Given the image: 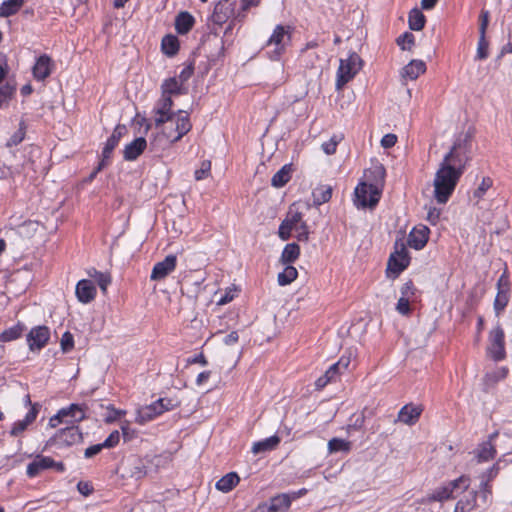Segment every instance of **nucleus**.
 Instances as JSON below:
<instances>
[{"label": "nucleus", "instance_id": "1", "mask_svg": "<svg viewBox=\"0 0 512 512\" xmlns=\"http://www.w3.org/2000/svg\"><path fill=\"white\" fill-rule=\"evenodd\" d=\"M173 100L171 97H161L154 110V125L160 127L166 123L175 125V129H168L165 127L160 134L154 136L150 145L154 151L166 148L179 141L186 135L192 128V124L187 112L179 110L176 113L172 112Z\"/></svg>", "mask_w": 512, "mask_h": 512}, {"label": "nucleus", "instance_id": "2", "mask_svg": "<svg viewBox=\"0 0 512 512\" xmlns=\"http://www.w3.org/2000/svg\"><path fill=\"white\" fill-rule=\"evenodd\" d=\"M464 169L465 167L462 164L454 163L448 158H443L433 181V196L437 203L445 204L448 202Z\"/></svg>", "mask_w": 512, "mask_h": 512}, {"label": "nucleus", "instance_id": "3", "mask_svg": "<svg viewBox=\"0 0 512 512\" xmlns=\"http://www.w3.org/2000/svg\"><path fill=\"white\" fill-rule=\"evenodd\" d=\"M180 406L179 401L170 398H159L150 405H145L137 410L135 421L141 425L153 420L155 417L163 414L165 411L172 410Z\"/></svg>", "mask_w": 512, "mask_h": 512}, {"label": "nucleus", "instance_id": "4", "mask_svg": "<svg viewBox=\"0 0 512 512\" xmlns=\"http://www.w3.org/2000/svg\"><path fill=\"white\" fill-rule=\"evenodd\" d=\"M470 485V479L467 476H460L459 478L450 481L440 487L435 488L432 492L428 493L422 500L423 504H430L438 501L443 502L453 497V492L456 489L465 491Z\"/></svg>", "mask_w": 512, "mask_h": 512}, {"label": "nucleus", "instance_id": "5", "mask_svg": "<svg viewBox=\"0 0 512 512\" xmlns=\"http://www.w3.org/2000/svg\"><path fill=\"white\" fill-rule=\"evenodd\" d=\"M363 65L361 57L353 52L348 58L341 59L337 71L336 89L341 90L356 74L361 70Z\"/></svg>", "mask_w": 512, "mask_h": 512}, {"label": "nucleus", "instance_id": "6", "mask_svg": "<svg viewBox=\"0 0 512 512\" xmlns=\"http://www.w3.org/2000/svg\"><path fill=\"white\" fill-rule=\"evenodd\" d=\"M473 137V131L461 132L456 137L450 151L444 156L454 163L462 164L464 167L468 161V152Z\"/></svg>", "mask_w": 512, "mask_h": 512}, {"label": "nucleus", "instance_id": "7", "mask_svg": "<svg viewBox=\"0 0 512 512\" xmlns=\"http://www.w3.org/2000/svg\"><path fill=\"white\" fill-rule=\"evenodd\" d=\"M489 344L487 346V354L494 361H501L506 357L505 351V334L500 325L495 326L489 332Z\"/></svg>", "mask_w": 512, "mask_h": 512}, {"label": "nucleus", "instance_id": "8", "mask_svg": "<svg viewBox=\"0 0 512 512\" xmlns=\"http://www.w3.org/2000/svg\"><path fill=\"white\" fill-rule=\"evenodd\" d=\"M365 181L369 185H372L374 194L373 202L376 201L378 193L382 192L385 182V168L382 164H375L364 172Z\"/></svg>", "mask_w": 512, "mask_h": 512}, {"label": "nucleus", "instance_id": "9", "mask_svg": "<svg viewBox=\"0 0 512 512\" xmlns=\"http://www.w3.org/2000/svg\"><path fill=\"white\" fill-rule=\"evenodd\" d=\"M54 468L57 471H64V464L62 462H55L51 457L48 456H36V458L28 464L27 475L29 477H35L46 469Z\"/></svg>", "mask_w": 512, "mask_h": 512}, {"label": "nucleus", "instance_id": "10", "mask_svg": "<svg viewBox=\"0 0 512 512\" xmlns=\"http://www.w3.org/2000/svg\"><path fill=\"white\" fill-rule=\"evenodd\" d=\"M510 281L504 272L497 281V294L494 300V310L497 316L505 309L509 302Z\"/></svg>", "mask_w": 512, "mask_h": 512}, {"label": "nucleus", "instance_id": "11", "mask_svg": "<svg viewBox=\"0 0 512 512\" xmlns=\"http://www.w3.org/2000/svg\"><path fill=\"white\" fill-rule=\"evenodd\" d=\"M373 187L367 182H361L355 188V200L354 203L357 207L366 208L374 207L379 202L381 193L377 194L376 201L373 202L374 194H372Z\"/></svg>", "mask_w": 512, "mask_h": 512}, {"label": "nucleus", "instance_id": "12", "mask_svg": "<svg viewBox=\"0 0 512 512\" xmlns=\"http://www.w3.org/2000/svg\"><path fill=\"white\" fill-rule=\"evenodd\" d=\"M291 506L288 495L280 493L260 503L253 512H287Z\"/></svg>", "mask_w": 512, "mask_h": 512}, {"label": "nucleus", "instance_id": "13", "mask_svg": "<svg viewBox=\"0 0 512 512\" xmlns=\"http://www.w3.org/2000/svg\"><path fill=\"white\" fill-rule=\"evenodd\" d=\"M410 263V257L408 250L404 244H401L400 249H396L394 253L390 255L388 260L387 270L398 276L403 270L407 268Z\"/></svg>", "mask_w": 512, "mask_h": 512}, {"label": "nucleus", "instance_id": "14", "mask_svg": "<svg viewBox=\"0 0 512 512\" xmlns=\"http://www.w3.org/2000/svg\"><path fill=\"white\" fill-rule=\"evenodd\" d=\"M235 6L236 1L234 0L219 1L214 7L211 21L216 25H223L234 15Z\"/></svg>", "mask_w": 512, "mask_h": 512}, {"label": "nucleus", "instance_id": "15", "mask_svg": "<svg viewBox=\"0 0 512 512\" xmlns=\"http://www.w3.org/2000/svg\"><path fill=\"white\" fill-rule=\"evenodd\" d=\"M177 265V257L173 254L167 255L164 260L157 262L151 272L152 281H161L172 273Z\"/></svg>", "mask_w": 512, "mask_h": 512}, {"label": "nucleus", "instance_id": "16", "mask_svg": "<svg viewBox=\"0 0 512 512\" xmlns=\"http://www.w3.org/2000/svg\"><path fill=\"white\" fill-rule=\"evenodd\" d=\"M50 338V330L47 326H36L27 335V343L31 351L41 350Z\"/></svg>", "mask_w": 512, "mask_h": 512}, {"label": "nucleus", "instance_id": "17", "mask_svg": "<svg viewBox=\"0 0 512 512\" xmlns=\"http://www.w3.org/2000/svg\"><path fill=\"white\" fill-rule=\"evenodd\" d=\"M290 33L288 29L282 25H277L271 37L268 40V45H274L277 56H279L285 49L290 41Z\"/></svg>", "mask_w": 512, "mask_h": 512}, {"label": "nucleus", "instance_id": "18", "mask_svg": "<svg viewBox=\"0 0 512 512\" xmlns=\"http://www.w3.org/2000/svg\"><path fill=\"white\" fill-rule=\"evenodd\" d=\"M429 234L430 230L427 226H416L410 231L407 243L411 248L420 250L426 245L429 239Z\"/></svg>", "mask_w": 512, "mask_h": 512}, {"label": "nucleus", "instance_id": "19", "mask_svg": "<svg viewBox=\"0 0 512 512\" xmlns=\"http://www.w3.org/2000/svg\"><path fill=\"white\" fill-rule=\"evenodd\" d=\"M39 410V404L31 406L25 418L13 424L10 430V435L14 437L21 435L28 428V426L31 425L36 420Z\"/></svg>", "mask_w": 512, "mask_h": 512}, {"label": "nucleus", "instance_id": "20", "mask_svg": "<svg viewBox=\"0 0 512 512\" xmlns=\"http://www.w3.org/2000/svg\"><path fill=\"white\" fill-rule=\"evenodd\" d=\"M52 59L44 54L41 55L33 66V76L35 79L42 81L50 76L52 72Z\"/></svg>", "mask_w": 512, "mask_h": 512}, {"label": "nucleus", "instance_id": "21", "mask_svg": "<svg viewBox=\"0 0 512 512\" xmlns=\"http://www.w3.org/2000/svg\"><path fill=\"white\" fill-rule=\"evenodd\" d=\"M421 413L420 406L407 404L400 409L397 420L406 425H414L419 420Z\"/></svg>", "mask_w": 512, "mask_h": 512}, {"label": "nucleus", "instance_id": "22", "mask_svg": "<svg viewBox=\"0 0 512 512\" xmlns=\"http://www.w3.org/2000/svg\"><path fill=\"white\" fill-rule=\"evenodd\" d=\"M76 296L82 303L91 302L96 296V287L87 279L80 280L76 285Z\"/></svg>", "mask_w": 512, "mask_h": 512}, {"label": "nucleus", "instance_id": "23", "mask_svg": "<svg viewBox=\"0 0 512 512\" xmlns=\"http://www.w3.org/2000/svg\"><path fill=\"white\" fill-rule=\"evenodd\" d=\"M147 141L143 137L136 138L131 143L127 144L124 149V159L127 161L136 160L145 150Z\"/></svg>", "mask_w": 512, "mask_h": 512}, {"label": "nucleus", "instance_id": "24", "mask_svg": "<svg viewBox=\"0 0 512 512\" xmlns=\"http://www.w3.org/2000/svg\"><path fill=\"white\" fill-rule=\"evenodd\" d=\"M426 64L422 60H411L401 72L404 79L416 80L421 74L425 73Z\"/></svg>", "mask_w": 512, "mask_h": 512}, {"label": "nucleus", "instance_id": "25", "mask_svg": "<svg viewBox=\"0 0 512 512\" xmlns=\"http://www.w3.org/2000/svg\"><path fill=\"white\" fill-rule=\"evenodd\" d=\"M56 437L60 443L73 445L81 440L82 435L77 426H70L60 430Z\"/></svg>", "mask_w": 512, "mask_h": 512}, {"label": "nucleus", "instance_id": "26", "mask_svg": "<svg viewBox=\"0 0 512 512\" xmlns=\"http://www.w3.org/2000/svg\"><path fill=\"white\" fill-rule=\"evenodd\" d=\"M497 434L494 433L489 437L488 441L481 443L476 449V457L478 462H487L496 456L495 446L492 444V439Z\"/></svg>", "mask_w": 512, "mask_h": 512}, {"label": "nucleus", "instance_id": "27", "mask_svg": "<svg viewBox=\"0 0 512 512\" xmlns=\"http://www.w3.org/2000/svg\"><path fill=\"white\" fill-rule=\"evenodd\" d=\"M240 482V477L236 472H229L221 477L215 484L218 491L228 493L233 490Z\"/></svg>", "mask_w": 512, "mask_h": 512}, {"label": "nucleus", "instance_id": "28", "mask_svg": "<svg viewBox=\"0 0 512 512\" xmlns=\"http://www.w3.org/2000/svg\"><path fill=\"white\" fill-rule=\"evenodd\" d=\"M124 129L125 128L123 126H116L112 135L108 138L102 151V159H104V161L107 162L109 160L114 148L117 146L123 134Z\"/></svg>", "mask_w": 512, "mask_h": 512}, {"label": "nucleus", "instance_id": "29", "mask_svg": "<svg viewBox=\"0 0 512 512\" xmlns=\"http://www.w3.org/2000/svg\"><path fill=\"white\" fill-rule=\"evenodd\" d=\"M280 443V438L277 435H273L264 440L255 442L252 446V453L254 455L265 453L267 451L274 450Z\"/></svg>", "mask_w": 512, "mask_h": 512}, {"label": "nucleus", "instance_id": "30", "mask_svg": "<svg viewBox=\"0 0 512 512\" xmlns=\"http://www.w3.org/2000/svg\"><path fill=\"white\" fill-rule=\"evenodd\" d=\"M507 367H497L492 371H489L484 376V384L487 388L495 386L498 382L504 380L508 375Z\"/></svg>", "mask_w": 512, "mask_h": 512}, {"label": "nucleus", "instance_id": "31", "mask_svg": "<svg viewBox=\"0 0 512 512\" xmlns=\"http://www.w3.org/2000/svg\"><path fill=\"white\" fill-rule=\"evenodd\" d=\"M194 22L190 13L181 12L175 19V29L179 34H186L192 29Z\"/></svg>", "mask_w": 512, "mask_h": 512}, {"label": "nucleus", "instance_id": "32", "mask_svg": "<svg viewBox=\"0 0 512 512\" xmlns=\"http://www.w3.org/2000/svg\"><path fill=\"white\" fill-rule=\"evenodd\" d=\"M124 467L128 470L129 476L140 479L146 475V469L143 461L139 458L129 459Z\"/></svg>", "mask_w": 512, "mask_h": 512}, {"label": "nucleus", "instance_id": "33", "mask_svg": "<svg viewBox=\"0 0 512 512\" xmlns=\"http://www.w3.org/2000/svg\"><path fill=\"white\" fill-rule=\"evenodd\" d=\"M16 92V85L12 82H6L0 85V109L8 107L10 101Z\"/></svg>", "mask_w": 512, "mask_h": 512}, {"label": "nucleus", "instance_id": "34", "mask_svg": "<svg viewBox=\"0 0 512 512\" xmlns=\"http://www.w3.org/2000/svg\"><path fill=\"white\" fill-rule=\"evenodd\" d=\"M300 255V247L296 243L287 244L281 254L280 261L283 264L293 263Z\"/></svg>", "mask_w": 512, "mask_h": 512}, {"label": "nucleus", "instance_id": "35", "mask_svg": "<svg viewBox=\"0 0 512 512\" xmlns=\"http://www.w3.org/2000/svg\"><path fill=\"white\" fill-rule=\"evenodd\" d=\"M24 4V0H6L0 5V17L16 14Z\"/></svg>", "mask_w": 512, "mask_h": 512}, {"label": "nucleus", "instance_id": "36", "mask_svg": "<svg viewBox=\"0 0 512 512\" xmlns=\"http://www.w3.org/2000/svg\"><path fill=\"white\" fill-rule=\"evenodd\" d=\"M59 415L64 417L70 416L75 422L85 419L84 408L78 404H71L68 408L61 409Z\"/></svg>", "mask_w": 512, "mask_h": 512}, {"label": "nucleus", "instance_id": "37", "mask_svg": "<svg viewBox=\"0 0 512 512\" xmlns=\"http://www.w3.org/2000/svg\"><path fill=\"white\" fill-rule=\"evenodd\" d=\"M408 22L411 30L420 31L424 28L426 19L419 9L414 8L409 13Z\"/></svg>", "mask_w": 512, "mask_h": 512}, {"label": "nucleus", "instance_id": "38", "mask_svg": "<svg viewBox=\"0 0 512 512\" xmlns=\"http://www.w3.org/2000/svg\"><path fill=\"white\" fill-rule=\"evenodd\" d=\"M291 173V168H290V165H284L279 171H277L272 179H271V184L273 187H276V188H280V187H283L289 180H290V175Z\"/></svg>", "mask_w": 512, "mask_h": 512}, {"label": "nucleus", "instance_id": "39", "mask_svg": "<svg viewBox=\"0 0 512 512\" xmlns=\"http://www.w3.org/2000/svg\"><path fill=\"white\" fill-rule=\"evenodd\" d=\"M162 51L168 56H174L179 49L178 38L174 35H166L161 43Z\"/></svg>", "mask_w": 512, "mask_h": 512}, {"label": "nucleus", "instance_id": "40", "mask_svg": "<svg viewBox=\"0 0 512 512\" xmlns=\"http://www.w3.org/2000/svg\"><path fill=\"white\" fill-rule=\"evenodd\" d=\"M332 197V187L330 185H320L313 192L314 204L321 205L328 202Z\"/></svg>", "mask_w": 512, "mask_h": 512}, {"label": "nucleus", "instance_id": "41", "mask_svg": "<svg viewBox=\"0 0 512 512\" xmlns=\"http://www.w3.org/2000/svg\"><path fill=\"white\" fill-rule=\"evenodd\" d=\"M278 274L277 281L280 286L291 284L298 276V271L294 266L288 265Z\"/></svg>", "mask_w": 512, "mask_h": 512}, {"label": "nucleus", "instance_id": "42", "mask_svg": "<svg viewBox=\"0 0 512 512\" xmlns=\"http://www.w3.org/2000/svg\"><path fill=\"white\" fill-rule=\"evenodd\" d=\"M329 454L337 452H349L351 450V442L341 438H332L329 440L328 445Z\"/></svg>", "mask_w": 512, "mask_h": 512}, {"label": "nucleus", "instance_id": "43", "mask_svg": "<svg viewBox=\"0 0 512 512\" xmlns=\"http://www.w3.org/2000/svg\"><path fill=\"white\" fill-rule=\"evenodd\" d=\"M162 96L161 97H171L174 94L180 93V84L176 80V78L172 77L169 79H166L162 86Z\"/></svg>", "mask_w": 512, "mask_h": 512}, {"label": "nucleus", "instance_id": "44", "mask_svg": "<svg viewBox=\"0 0 512 512\" xmlns=\"http://www.w3.org/2000/svg\"><path fill=\"white\" fill-rule=\"evenodd\" d=\"M24 330V326L21 324H17L13 327H10L0 333V341L1 342H9L15 339H18Z\"/></svg>", "mask_w": 512, "mask_h": 512}, {"label": "nucleus", "instance_id": "45", "mask_svg": "<svg viewBox=\"0 0 512 512\" xmlns=\"http://www.w3.org/2000/svg\"><path fill=\"white\" fill-rule=\"evenodd\" d=\"M351 362L350 356H342L338 362L334 363L327 370L328 374H331L336 378L337 375L342 374L347 370L349 364Z\"/></svg>", "mask_w": 512, "mask_h": 512}, {"label": "nucleus", "instance_id": "46", "mask_svg": "<svg viewBox=\"0 0 512 512\" xmlns=\"http://www.w3.org/2000/svg\"><path fill=\"white\" fill-rule=\"evenodd\" d=\"M284 221L286 222V224L291 225L294 228V231H298V227L301 224L305 223L302 220V214L294 210L292 207L289 209Z\"/></svg>", "mask_w": 512, "mask_h": 512}, {"label": "nucleus", "instance_id": "47", "mask_svg": "<svg viewBox=\"0 0 512 512\" xmlns=\"http://www.w3.org/2000/svg\"><path fill=\"white\" fill-rule=\"evenodd\" d=\"M25 134H26V125H25L24 121H21L19 124L18 130L8 140L7 146H9V147L17 146L24 140Z\"/></svg>", "mask_w": 512, "mask_h": 512}, {"label": "nucleus", "instance_id": "48", "mask_svg": "<svg viewBox=\"0 0 512 512\" xmlns=\"http://www.w3.org/2000/svg\"><path fill=\"white\" fill-rule=\"evenodd\" d=\"M91 277H94L99 285L101 291L106 293L108 285L111 283V277L108 274L93 270V273L89 272Z\"/></svg>", "mask_w": 512, "mask_h": 512}, {"label": "nucleus", "instance_id": "49", "mask_svg": "<svg viewBox=\"0 0 512 512\" xmlns=\"http://www.w3.org/2000/svg\"><path fill=\"white\" fill-rule=\"evenodd\" d=\"M38 227L39 223L37 221H25L18 227V234L29 237L38 230Z\"/></svg>", "mask_w": 512, "mask_h": 512}, {"label": "nucleus", "instance_id": "50", "mask_svg": "<svg viewBox=\"0 0 512 512\" xmlns=\"http://www.w3.org/2000/svg\"><path fill=\"white\" fill-rule=\"evenodd\" d=\"M493 181L490 177H483L481 183L473 193L474 198L482 199L485 193L492 187Z\"/></svg>", "mask_w": 512, "mask_h": 512}, {"label": "nucleus", "instance_id": "51", "mask_svg": "<svg viewBox=\"0 0 512 512\" xmlns=\"http://www.w3.org/2000/svg\"><path fill=\"white\" fill-rule=\"evenodd\" d=\"M414 35L410 32H405L401 36L397 38V44L401 47L402 50H411L414 45Z\"/></svg>", "mask_w": 512, "mask_h": 512}, {"label": "nucleus", "instance_id": "52", "mask_svg": "<svg viewBox=\"0 0 512 512\" xmlns=\"http://www.w3.org/2000/svg\"><path fill=\"white\" fill-rule=\"evenodd\" d=\"M211 171V162L209 160H204L201 163L199 169H197L194 173L195 179L197 181L203 180L210 175Z\"/></svg>", "mask_w": 512, "mask_h": 512}, {"label": "nucleus", "instance_id": "53", "mask_svg": "<svg viewBox=\"0 0 512 512\" xmlns=\"http://www.w3.org/2000/svg\"><path fill=\"white\" fill-rule=\"evenodd\" d=\"M61 349L64 353L69 352L74 347V338L70 332H65L60 341Z\"/></svg>", "mask_w": 512, "mask_h": 512}, {"label": "nucleus", "instance_id": "54", "mask_svg": "<svg viewBox=\"0 0 512 512\" xmlns=\"http://www.w3.org/2000/svg\"><path fill=\"white\" fill-rule=\"evenodd\" d=\"M476 56L481 60L488 57V42L485 38V35H480L479 37Z\"/></svg>", "mask_w": 512, "mask_h": 512}, {"label": "nucleus", "instance_id": "55", "mask_svg": "<svg viewBox=\"0 0 512 512\" xmlns=\"http://www.w3.org/2000/svg\"><path fill=\"white\" fill-rule=\"evenodd\" d=\"M410 301L411 299H408L406 297H400L396 304L397 312L404 316L409 315L411 312Z\"/></svg>", "mask_w": 512, "mask_h": 512}, {"label": "nucleus", "instance_id": "56", "mask_svg": "<svg viewBox=\"0 0 512 512\" xmlns=\"http://www.w3.org/2000/svg\"><path fill=\"white\" fill-rule=\"evenodd\" d=\"M416 294V288L411 280L404 283L401 287V297H406L413 300Z\"/></svg>", "mask_w": 512, "mask_h": 512}, {"label": "nucleus", "instance_id": "57", "mask_svg": "<svg viewBox=\"0 0 512 512\" xmlns=\"http://www.w3.org/2000/svg\"><path fill=\"white\" fill-rule=\"evenodd\" d=\"M107 410L109 411V414L106 416L105 421L107 423H112L118 418H120L122 415H125L124 410H118L114 408L112 405L107 406Z\"/></svg>", "mask_w": 512, "mask_h": 512}, {"label": "nucleus", "instance_id": "58", "mask_svg": "<svg viewBox=\"0 0 512 512\" xmlns=\"http://www.w3.org/2000/svg\"><path fill=\"white\" fill-rule=\"evenodd\" d=\"M293 230L294 228L291 225L286 224V222L283 220L279 226L278 235L283 241H286L290 238L291 232Z\"/></svg>", "mask_w": 512, "mask_h": 512}, {"label": "nucleus", "instance_id": "59", "mask_svg": "<svg viewBox=\"0 0 512 512\" xmlns=\"http://www.w3.org/2000/svg\"><path fill=\"white\" fill-rule=\"evenodd\" d=\"M119 440L120 433L115 430L106 438V440L102 443V446H105V448H113L119 443Z\"/></svg>", "mask_w": 512, "mask_h": 512}, {"label": "nucleus", "instance_id": "60", "mask_svg": "<svg viewBox=\"0 0 512 512\" xmlns=\"http://www.w3.org/2000/svg\"><path fill=\"white\" fill-rule=\"evenodd\" d=\"M397 142V136L395 134H386L381 139V145L384 148H391L393 147Z\"/></svg>", "mask_w": 512, "mask_h": 512}, {"label": "nucleus", "instance_id": "61", "mask_svg": "<svg viewBox=\"0 0 512 512\" xmlns=\"http://www.w3.org/2000/svg\"><path fill=\"white\" fill-rule=\"evenodd\" d=\"M295 232H296V238L299 241H308V239H309V230H308V226H307L306 223L301 224L298 227V231H295Z\"/></svg>", "mask_w": 512, "mask_h": 512}, {"label": "nucleus", "instance_id": "62", "mask_svg": "<svg viewBox=\"0 0 512 512\" xmlns=\"http://www.w3.org/2000/svg\"><path fill=\"white\" fill-rule=\"evenodd\" d=\"M337 141L331 138L329 141L322 144V149L327 155H332L336 152Z\"/></svg>", "mask_w": 512, "mask_h": 512}, {"label": "nucleus", "instance_id": "63", "mask_svg": "<svg viewBox=\"0 0 512 512\" xmlns=\"http://www.w3.org/2000/svg\"><path fill=\"white\" fill-rule=\"evenodd\" d=\"M104 448H105V446H102V443L92 445V446L88 447V448L85 450V452H84V456H85L86 458H91V457H93V456H95V455L99 454V453L102 451V449H104Z\"/></svg>", "mask_w": 512, "mask_h": 512}, {"label": "nucleus", "instance_id": "64", "mask_svg": "<svg viewBox=\"0 0 512 512\" xmlns=\"http://www.w3.org/2000/svg\"><path fill=\"white\" fill-rule=\"evenodd\" d=\"M502 462V459H499L484 475L488 479V481L493 480L499 473L500 470V463Z\"/></svg>", "mask_w": 512, "mask_h": 512}]
</instances>
